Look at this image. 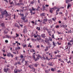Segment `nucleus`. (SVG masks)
Instances as JSON below:
<instances>
[{"label":"nucleus","mask_w":73,"mask_h":73,"mask_svg":"<svg viewBox=\"0 0 73 73\" xmlns=\"http://www.w3.org/2000/svg\"><path fill=\"white\" fill-rule=\"evenodd\" d=\"M21 19H22V20H23V21H25V17H21Z\"/></svg>","instance_id":"nucleus-13"},{"label":"nucleus","mask_w":73,"mask_h":73,"mask_svg":"<svg viewBox=\"0 0 73 73\" xmlns=\"http://www.w3.org/2000/svg\"><path fill=\"white\" fill-rule=\"evenodd\" d=\"M21 5H24V3H21Z\"/></svg>","instance_id":"nucleus-64"},{"label":"nucleus","mask_w":73,"mask_h":73,"mask_svg":"<svg viewBox=\"0 0 73 73\" xmlns=\"http://www.w3.org/2000/svg\"><path fill=\"white\" fill-rule=\"evenodd\" d=\"M48 21H50L49 22V23L50 24V23H52V21H50V20H48Z\"/></svg>","instance_id":"nucleus-55"},{"label":"nucleus","mask_w":73,"mask_h":73,"mask_svg":"<svg viewBox=\"0 0 73 73\" xmlns=\"http://www.w3.org/2000/svg\"><path fill=\"white\" fill-rule=\"evenodd\" d=\"M40 15L41 16H45V13H42L40 14Z\"/></svg>","instance_id":"nucleus-7"},{"label":"nucleus","mask_w":73,"mask_h":73,"mask_svg":"<svg viewBox=\"0 0 73 73\" xmlns=\"http://www.w3.org/2000/svg\"><path fill=\"white\" fill-rule=\"evenodd\" d=\"M25 61V59L24 58H22V61L21 62L22 63H23V62Z\"/></svg>","instance_id":"nucleus-26"},{"label":"nucleus","mask_w":73,"mask_h":73,"mask_svg":"<svg viewBox=\"0 0 73 73\" xmlns=\"http://www.w3.org/2000/svg\"><path fill=\"white\" fill-rule=\"evenodd\" d=\"M28 61H25V65H28Z\"/></svg>","instance_id":"nucleus-19"},{"label":"nucleus","mask_w":73,"mask_h":73,"mask_svg":"<svg viewBox=\"0 0 73 73\" xmlns=\"http://www.w3.org/2000/svg\"><path fill=\"white\" fill-rule=\"evenodd\" d=\"M11 53H9L7 54V56L8 57H10V55H11Z\"/></svg>","instance_id":"nucleus-25"},{"label":"nucleus","mask_w":73,"mask_h":73,"mask_svg":"<svg viewBox=\"0 0 73 73\" xmlns=\"http://www.w3.org/2000/svg\"><path fill=\"white\" fill-rule=\"evenodd\" d=\"M39 57L41 58V57L40 56V55L39 54H38L37 55V57L36 58L35 57V55L33 54V58L35 61H37V60H39Z\"/></svg>","instance_id":"nucleus-1"},{"label":"nucleus","mask_w":73,"mask_h":73,"mask_svg":"<svg viewBox=\"0 0 73 73\" xmlns=\"http://www.w3.org/2000/svg\"><path fill=\"white\" fill-rule=\"evenodd\" d=\"M71 5H70L69 3H68L67 6V8L69 9V7H71Z\"/></svg>","instance_id":"nucleus-9"},{"label":"nucleus","mask_w":73,"mask_h":73,"mask_svg":"<svg viewBox=\"0 0 73 73\" xmlns=\"http://www.w3.org/2000/svg\"><path fill=\"white\" fill-rule=\"evenodd\" d=\"M43 24H46V23L44 20H43Z\"/></svg>","instance_id":"nucleus-27"},{"label":"nucleus","mask_w":73,"mask_h":73,"mask_svg":"<svg viewBox=\"0 0 73 73\" xmlns=\"http://www.w3.org/2000/svg\"><path fill=\"white\" fill-rule=\"evenodd\" d=\"M3 70H4V72H5L6 73H7V69H6V68H4L3 69Z\"/></svg>","instance_id":"nucleus-16"},{"label":"nucleus","mask_w":73,"mask_h":73,"mask_svg":"<svg viewBox=\"0 0 73 73\" xmlns=\"http://www.w3.org/2000/svg\"><path fill=\"white\" fill-rule=\"evenodd\" d=\"M69 33H72V32H69V31H68V32H67V33H68V34H69Z\"/></svg>","instance_id":"nucleus-61"},{"label":"nucleus","mask_w":73,"mask_h":73,"mask_svg":"<svg viewBox=\"0 0 73 73\" xmlns=\"http://www.w3.org/2000/svg\"><path fill=\"white\" fill-rule=\"evenodd\" d=\"M17 5H18V6H20L21 5V3H19L18 4H17Z\"/></svg>","instance_id":"nucleus-32"},{"label":"nucleus","mask_w":73,"mask_h":73,"mask_svg":"<svg viewBox=\"0 0 73 73\" xmlns=\"http://www.w3.org/2000/svg\"><path fill=\"white\" fill-rule=\"evenodd\" d=\"M23 1V0H20L19 2H20V3H21V2H22Z\"/></svg>","instance_id":"nucleus-63"},{"label":"nucleus","mask_w":73,"mask_h":73,"mask_svg":"<svg viewBox=\"0 0 73 73\" xmlns=\"http://www.w3.org/2000/svg\"><path fill=\"white\" fill-rule=\"evenodd\" d=\"M66 49H68V46H66Z\"/></svg>","instance_id":"nucleus-57"},{"label":"nucleus","mask_w":73,"mask_h":73,"mask_svg":"<svg viewBox=\"0 0 73 73\" xmlns=\"http://www.w3.org/2000/svg\"><path fill=\"white\" fill-rule=\"evenodd\" d=\"M48 65H50V66H53V65L52 64V63L50 62H49V63H48Z\"/></svg>","instance_id":"nucleus-18"},{"label":"nucleus","mask_w":73,"mask_h":73,"mask_svg":"<svg viewBox=\"0 0 73 73\" xmlns=\"http://www.w3.org/2000/svg\"><path fill=\"white\" fill-rule=\"evenodd\" d=\"M24 22L25 23H27V22H28V19H27L25 20V21H24Z\"/></svg>","instance_id":"nucleus-33"},{"label":"nucleus","mask_w":73,"mask_h":73,"mask_svg":"<svg viewBox=\"0 0 73 73\" xmlns=\"http://www.w3.org/2000/svg\"><path fill=\"white\" fill-rule=\"evenodd\" d=\"M36 39L38 41H40L41 40V38L40 37L38 38H37Z\"/></svg>","instance_id":"nucleus-5"},{"label":"nucleus","mask_w":73,"mask_h":73,"mask_svg":"<svg viewBox=\"0 0 73 73\" xmlns=\"http://www.w3.org/2000/svg\"><path fill=\"white\" fill-rule=\"evenodd\" d=\"M18 72V69L16 68H15L14 71V73H18L17 72Z\"/></svg>","instance_id":"nucleus-3"},{"label":"nucleus","mask_w":73,"mask_h":73,"mask_svg":"<svg viewBox=\"0 0 73 73\" xmlns=\"http://www.w3.org/2000/svg\"><path fill=\"white\" fill-rule=\"evenodd\" d=\"M52 43H53V45H54V46H56V45H55V44L54 42H53Z\"/></svg>","instance_id":"nucleus-39"},{"label":"nucleus","mask_w":73,"mask_h":73,"mask_svg":"<svg viewBox=\"0 0 73 73\" xmlns=\"http://www.w3.org/2000/svg\"><path fill=\"white\" fill-rule=\"evenodd\" d=\"M56 17H54V18H52V20H53V21H55V20H56Z\"/></svg>","instance_id":"nucleus-24"},{"label":"nucleus","mask_w":73,"mask_h":73,"mask_svg":"<svg viewBox=\"0 0 73 73\" xmlns=\"http://www.w3.org/2000/svg\"><path fill=\"white\" fill-rule=\"evenodd\" d=\"M17 64H18V65H21V63L20 62H17Z\"/></svg>","instance_id":"nucleus-29"},{"label":"nucleus","mask_w":73,"mask_h":73,"mask_svg":"<svg viewBox=\"0 0 73 73\" xmlns=\"http://www.w3.org/2000/svg\"><path fill=\"white\" fill-rule=\"evenodd\" d=\"M46 60H48V61L50 60V59L48 58V56H46Z\"/></svg>","instance_id":"nucleus-20"},{"label":"nucleus","mask_w":73,"mask_h":73,"mask_svg":"<svg viewBox=\"0 0 73 73\" xmlns=\"http://www.w3.org/2000/svg\"><path fill=\"white\" fill-rule=\"evenodd\" d=\"M21 16L22 17H24V14H21Z\"/></svg>","instance_id":"nucleus-42"},{"label":"nucleus","mask_w":73,"mask_h":73,"mask_svg":"<svg viewBox=\"0 0 73 73\" xmlns=\"http://www.w3.org/2000/svg\"><path fill=\"white\" fill-rule=\"evenodd\" d=\"M4 32L5 33V34H7V33H8V31L6 30H6H5L4 31Z\"/></svg>","instance_id":"nucleus-17"},{"label":"nucleus","mask_w":73,"mask_h":73,"mask_svg":"<svg viewBox=\"0 0 73 73\" xmlns=\"http://www.w3.org/2000/svg\"><path fill=\"white\" fill-rule=\"evenodd\" d=\"M20 57L21 58H23L24 57V56L23 55L21 54L20 56Z\"/></svg>","instance_id":"nucleus-22"},{"label":"nucleus","mask_w":73,"mask_h":73,"mask_svg":"<svg viewBox=\"0 0 73 73\" xmlns=\"http://www.w3.org/2000/svg\"><path fill=\"white\" fill-rule=\"evenodd\" d=\"M31 50L33 51V52H35V50L33 49H32Z\"/></svg>","instance_id":"nucleus-53"},{"label":"nucleus","mask_w":73,"mask_h":73,"mask_svg":"<svg viewBox=\"0 0 73 73\" xmlns=\"http://www.w3.org/2000/svg\"><path fill=\"white\" fill-rule=\"evenodd\" d=\"M50 9H51V10L53 9V10H55L54 7H53V8H50Z\"/></svg>","instance_id":"nucleus-48"},{"label":"nucleus","mask_w":73,"mask_h":73,"mask_svg":"<svg viewBox=\"0 0 73 73\" xmlns=\"http://www.w3.org/2000/svg\"><path fill=\"white\" fill-rule=\"evenodd\" d=\"M60 11V8H58L57 9V10L56 11V12H59V11Z\"/></svg>","instance_id":"nucleus-38"},{"label":"nucleus","mask_w":73,"mask_h":73,"mask_svg":"<svg viewBox=\"0 0 73 73\" xmlns=\"http://www.w3.org/2000/svg\"><path fill=\"white\" fill-rule=\"evenodd\" d=\"M33 3H34V2H33V1H32L31 2V4H33Z\"/></svg>","instance_id":"nucleus-40"},{"label":"nucleus","mask_w":73,"mask_h":73,"mask_svg":"<svg viewBox=\"0 0 73 73\" xmlns=\"http://www.w3.org/2000/svg\"><path fill=\"white\" fill-rule=\"evenodd\" d=\"M6 37H7V38H11V36H8L7 35H6Z\"/></svg>","instance_id":"nucleus-15"},{"label":"nucleus","mask_w":73,"mask_h":73,"mask_svg":"<svg viewBox=\"0 0 73 73\" xmlns=\"http://www.w3.org/2000/svg\"><path fill=\"white\" fill-rule=\"evenodd\" d=\"M56 28H60V27H59V26H58V25H57V26L56 27Z\"/></svg>","instance_id":"nucleus-46"},{"label":"nucleus","mask_w":73,"mask_h":73,"mask_svg":"<svg viewBox=\"0 0 73 73\" xmlns=\"http://www.w3.org/2000/svg\"><path fill=\"white\" fill-rule=\"evenodd\" d=\"M7 71H9V70H10V69H9V68H7Z\"/></svg>","instance_id":"nucleus-47"},{"label":"nucleus","mask_w":73,"mask_h":73,"mask_svg":"<svg viewBox=\"0 0 73 73\" xmlns=\"http://www.w3.org/2000/svg\"><path fill=\"white\" fill-rule=\"evenodd\" d=\"M10 56L12 57H13V55L12 54H10Z\"/></svg>","instance_id":"nucleus-45"},{"label":"nucleus","mask_w":73,"mask_h":73,"mask_svg":"<svg viewBox=\"0 0 73 73\" xmlns=\"http://www.w3.org/2000/svg\"><path fill=\"white\" fill-rule=\"evenodd\" d=\"M30 11V13L32 14V10L31 9Z\"/></svg>","instance_id":"nucleus-50"},{"label":"nucleus","mask_w":73,"mask_h":73,"mask_svg":"<svg viewBox=\"0 0 73 73\" xmlns=\"http://www.w3.org/2000/svg\"><path fill=\"white\" fill-rule=\"evenodd\" d=\"M54 9L55 10L56 9H57V7L56 6L54 7Z\"/></svg>","instance_id":"nucleus-41"},{"label":"nucleus","mask_w":73,"mask_h":73,"mask_svg":"<svg viewBox=\"0 0 73 73\" xmlns=\"http://www.w3.org/2000/svg\"><path fill=\"white\" fill-rule=\"evenodd\" d=\"M56 57H58L59 58H61V55H56Z\"/></svg>","instance_id":"nucleus-28"},{"label":"nucleus","mask_w":73,"mask_h":73,"mask_svg":"<svg viewBox=\"0 0 73 73\" xmlns=\"http://www.w3.org/2000/svg\"><path fill=\"white\" fill-rule=\"evenodd\" d=\"M51 71H52V72H53V71H54V68H52L51 69Z\"/></svg>","instance_id":"nucleus-36"},{"label":"nucleus","mask_w":73,"mask_h":73,"mask_svg":"<svg viewBox=\"0 0 73 73\" xmlns=\"http://www.w3.org/2000/svg\"><path fill=\"white\" fill-rule=\"evenodd\" d=\"M23 32L25 33V32H27V30L26 29H24Z\"/></svg>","instance_id":"nucleus-14"},{"label":"nucleus","mask_w":73,"mask_h":73,"mask_svg":"<svg viewBox=\"0 0 73 73\" xmlns=\"http://www.w3.org/2000/svg\"><path fill=\"white\" fill-rule=\"evenodd\" d=\"M45 6H46V7H49V5H45Z\"/></svg>","instance_id":"nucleus-62"},{"label":"nucleus","mask_w":73,"mask_h":73,"mask_svg":"<svg viewBox=\"0 0 73 73\" xmlns=\"http://www.w3.org/2000/svg\"><path fill=\"white\" fill-rule=\"evenodd\" d=\"M50 13H53V10H51V9H50Z\"/></svg>","instance_id":"nucleus-31"},{"label":"nucleus","mask_w":73,"mask_h":73,"mask_svg":"<svg viewBox=\"0 0 73 73\" xmlns=\"http://www.w3.org/2000/svg\"><path fill=\"white\" fill-rule=\"evenodd\" d=\"M49 41V40H48L47 41H46V40H45V42H46V43L47 44V43H48V41Z\"/></svg>","instance_id":"nucleus-37"},{"label":"nucleus","mask_w":73,"mask_h":73,"mask_svg":"<svg viewBox=\"0 0 73 73\" xmlns=\"http://www.w3.org/2000/svg\"><path fill=\"white\" fill-rule=\"evenodd\" d=\"M4 17V16L3 15V14L0 15V19H3Z\"/></svg>","instance_id":"nucleus-12"},{"label":"nucleus","mask_w":73,"mask_h":73,"mask_svg":"<svg viewBox=\"0 0 73 73\" xmlns=\"http://www.w3.org/2000/svg\"><path fill=\"white\" fill-rule=\"evenodd\" d=\"M1 26H2V27H3V26H4V23H2L1 24Z\"/></svg>","instance_id":"nucleus-51"},{"label":"nucleus","mask_w":73,"mask_h":73,"mask_svg":"<svg viewBox=\"0 0 73 73\" xmlns=\"http://www.w3.org/2000/svg\"><path fill=\"white\" fill-rule=\"evenodd\" d=\"M5 42L7 43V42H8V41L7 40H5Z\"/></svg>","instance_id":"nucleus-54"},{"label":"nucleus","mask_w":73,"mask_h":73,"mask_svg":"<svg viewBox=\"0 0 73 73\" xmlns=\"http://www.w3.org/2000/svg\"><path fill=\"white\" fill-rule=\"evenodd\" d=\"M46 48L44 49V50L46 52L48 50V47L46 46Z\"/></svg>","instance_id":"nucleus-10"},{"label":"nucleus","mask_w":73,"mask_h":73,"mask_svg":"<svg viewBox=\"0 0 73 73\" xmlns=\"http://www.w3.org/2000/svg\"><path fill=\"white\" fill-rule=\"evenodd\" d=\"M39 8H40V7H39V6H38L37 7V9H36V11H38V9H39Z\"/></svg>","instance_id":"nucleus-34"},{"label":"nucleus","mask_w":73,"mask_h":73,"mask_svg":"<svg viewBox=\"0 0 73 73\" xmlns=\"http://www.w3.org/2000/svg\"><path fill=\"white\" fill-rule=\"evenodd\" d=\"M45 34H42L41 36L42 37V38H45L46 36H45Z\"/></svg>","instance_id":"nucleus-4"},{"label":"nucleus","mask_w":73,"mask_h":73,"mask_svg":"<svg viewBox=\"0 0 73 73\" xmlns=\"http://www.w3.org/2000/svg\"><path fill=\"white\" fill-rule=\"evenodd\" d=\"M48 43V45H50V44L49 43V42L48 41L47 42Z\"/></svg>","instance_id":"nucleus-56"},{"label":"nucleus","mask_w":73,"mask_h":73,"mask_svg":"<svg viewBox=\"0 0 73 73\" xmlns=\"http://www.w3.org/2000/svg\"><path fill=\"white\" fill-rule=\"evenodd\" d=\"M70 42H73V40H70Z\"/></svg>","instance_id":"nucleus-58"},{"label":"nucleus","mask_w":73,"mask_h":73,"mask_svg":"<svg viewBox=\"0 0 73 73\" xmlns=\"http://www.w3.org/2000/svg\"><path fill=\"white\" fill-rule=\"evenodd\" d=\"M38 66V64H34V66L35 67H37V66Z\"/></svg>","instance_id":"nucleus-23"},{"label":"nucleus","mask_w":73,"mask_h":73,"mask_svg":"<svg viewBox=\"0 0 73 73\" xmlns=\"http://www.w3.org/2000/svg\"><path fill=\"white\" fill-rule=\"evenodd\" d=\"M70 0H66V3H70Z\"/></svg>","instance_id":"nucleus-8"},{"label":"nucleus","mask_w":73,"mask_h":73,"mask_svg":"<svg viewBox=\"0 0 73 73\" xmlns=\"http://www.w3.org/2000/svg\"><path fill=\"white\" fill-rule=\"evenodd\" d=\"M41 40H42L41 42H44V40L43 39H41Z\"/></svg>","instance_id":"nucleus-59"},{"label":"nucleus","mask_w":73,"mask_h":73,"mask_svg":"<svg viewBox=\"0 0 73 73\" xmlns=\"http://www.w3.org/2000/svg\"><path fill=\"white\" fill-rule=\"evenodd\" d=\"M43 20H44V21H45L46 22H47V21H48V19H44Z\"/></svg>","instance_id":"nucleus-21"},{"label":"nucleus","mask_w":73,"mask_h":73,"mask_svg":"<svg viewBox=\"0 0 73 73\" xmlns=\"http://www.w3.org/2000/svg\"><path fill=\"white\" fill-rule=\"evenodd\" d=\"M68 64H69L70 63V61L69 60L68 62H67Z\"/></svg>","instance_id":"nucleus-60"},{"label":"nucleus","mask_w":73,"mask_h":73,"mask_svg":"<svg viewBox=\"0 0 73 73\" xmlns=\"http://www.w3.org/2000/svg\"><path fill=\"white\" fill-rule=\"evenodd\" d=\"M43 9V11L45 10V7L44 6H42Z\"/></svg>","instance_id":"nucleus-30"},{"label":"nucleus","mask_w":73,"mask_h":73,"mask_svg":"<svg viewBox=\"0 0 73 73\" xmlns=\"http://www.w3.org/2000/svg\"><path fill=\"white\" fill-rule=\"evenodd\" d=\"M16 35H17L16 36V37H19V34H17V33H16Z\"/></svg>","instance_id":"nucleus-35"},{"label":"nucleus","mask_w":73,"mask_h":73,"mask_svg":"<svg viewBox=\"0 0 73 73\" xmlns=\"http://www.w3.org/2000/svg\"><path fill=\"white\" fill-rule=\"evenodd\" d=\"M32 9L33 11H35V9H34V8L33 7H32Z\"/></svg>","instance_id":"nucleus-44"},{"label":"nucleus","mask_w":73,"mask_h":73,"mask_svg":"<svg viewBox=\"0 0 73 73\" xmlns=\"http://www.w3.org/2000/svg\"><path fill=\"white\" fill-rule=\"evenodd\" d=\"M40 57H41V58L40 57H39L40 58H41V59L42 60V59L43 58V60H46V58H45L44 57V56H43V57H42V56H40Z\"/></svg>","instance_id":"nucleus-6"},{"label":"nucleus","mask_w":73,"mask_h":73,"mask_svg":"<svg viewBox=\"0 0 73 73\" xmlns=\"http://www.w3.org/2000/svg\"><path fill=\"white\" fill-rule=\"evenodd\" d=\"M23 48H25V47H27V45L26 44H25V45H24L23 46Z\"/></svg>","instance_id":"nucleus-49"},{"label":"nucleus","mask_w":73,"mask_h":73,"mask_svg":"<svg viewBox=\"0 0 73 73\" xmlns=\"http://www.w3.org/2000/svg\"><path fill=\"white\" fill-rule=\"evenodd\" d=\"M1 14L2 15H4L5 14L6 17H7V16H8L9 19H11V16H8V15H9L8 13V12H7V11H6V10H5L3 12H2Z\"/></svg>","instance_id":"nucleus-2"},{"label":"nucleus","mask_w":73,"mask_h":73,"mask_svg":"<svg viewBox=\"0 0 73 73\" xmlns=\"http://www.w3.org/2000/svg\"><path fill=\"white\" fill-rule=\"evenodd\" d=\"M58 60H59V61H60V62H61V61L62 60V59H61V58H60V59H58Z\"/></svg>","instance_id":"nucleus-52"},{"label":"nucleus","mask_w":73,"mask_h":73,"mask_svg":"<svg viewBox=\"0 0 73 73\" xmlns=\"http://www.w3.org/2000/svg\"><path fill=\"white\" fill-rule=\"evenodd\" d=\"M68 45H69V47H70V46H72V45L71 44H70V43L68 42Z\"/></svg>","instance_id":"nucleus-11"},{"label":"nucleus","mask_w":73,"mask_h":73,"mask_svg":"<svg viewBox=\"0 0 73 73\" xmlns=\"http://www.w3.org/2000/svg\"><path fill=\"white\" fill-rule=\"evenodd\" d=\"M52 38H54V34L52 35Z\"/></svg>","instance_id":"nucleus-43"}]
</instances>
